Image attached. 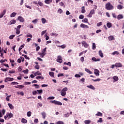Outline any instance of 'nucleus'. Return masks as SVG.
I'll list each match as a JSON object with an SVG mask.
<instances>
[{
	"label": "nucleus",
	"mask_w": 124,
	"mask_h": 124,
	"mask_svg": "<svg viewBox=\"0 0 124 124\" xmlns=\"http://www.w3.org/2000/svg\"><path fill=\"white\" fill-rule=\"evenodd\" d=\"M105 6L107 10H112L114 9V6H113V5L111 4V3L109 2L106 4Z\"/></svg>",
	"instance_id": "1"
},
{
	"label": "nucleus",
	"mask_w": 124,
	"mask_h": 124,
	"mask_svg": "<svg viewBox=\"0 0 124 124\" xmlns=\"http://www.w3.org/2000/svg\"><path fill=\"white\" fill-rule=\"evenodd\" d=\"M67 90H68V89L67 87H65V88H63L61 92V95H62V96H64V95H65L66 94V92H67Z\"/></svg>",
	"instance_id": "2"
},
{
	"label": "nucleus",
	"mask_w": 124,
	"mask_h": 124,
	"mask_svg": "<svg viewBox=\"0 0 124 124\" xmlns=\"http://www.w3.org/2000/svg\"><path fill=\"white\" fill-rule=\"evenodd\" d=\"M50 102H51V103H53V104H55V105H62V102L56 100L50 101Z\"/></svg>",
	"instance_id": "3"
},
{
	"label": "nucleus",
	"mask_w": 124,
	"mask_h": 124,
	"mask_svg": "<svg viewBox=\"0 0 124 124\" xmlns=\"http://www.w3.org/2000/svg\"><path fill=\"white\" fill-rule=\"evenodd\" d=\"M95 13L94 10L93 9L90 11V14L87 16L89 18H92L93 17L92 15H93Z\"/></svg>",
	"instance_id": "4"
},
{
	"label": "nucleus",
	"mask_w": 124,
	"mask_h": 124,
	"mask_svg": "<svg viewBox=\"0 0 124 124\" xmlns=\"http://www.w3.org/2000/svg\"><path fill=\"white\" fill-rule=\"evenodd\" d=\"M56 62H59V63H62V56H58L57 57Z\"/></svg>",
	"instance_id": "5"
},
{
	"label": "nucleus",
	"mask_w": 124,
	"mask_h": 124,
	"mask_svg": "<svg viewBox=\"0 0 124 124\" xmlns=\"http://www.w3.org/2000/svg\"><path fill=\"white\" fill-rule=\"evenodd\" d=\"M13 80H14L13 78H6L4 80V82L7 83V82H11L13 81Z\"/></svg>",
	"instance_id": "6"
},
{
	"label": "nucleus",
	"mask_w": 124,
	"mask_h": 124,
	"mask_svg": "<svg viewBox=\"0 0 124 124\" xmlns=\"http://www.w3.org/2000/svg\"><path fill=\"white\" fill-rule=\"evenodd\" d=\"M81 44L82 46L84 47V48H88L89 47V44H88L86 41H83L81 42Z\"/></svg>",
	"instance_id": "7"
},
{
	"label": "nucleus",
	"mask_w": 124,
	"mask_h": 124,
	"mask_svg": "<svg viewBox=\"0 0 124 124\" xmlns=\"http://www.w3.org/2000/svg\"><path fill=\"white\" fill-rule=\"evenodd\" d=\"M17 20L19 21L21 23H24L25 22V19H24V17L19 16L17 18Z\"/></svg>",
	"instance_id": "8"
},
{
	"label": "nucleus",
	"mask_w": 124,
	"mask_h": 124,
	"mask_svg": "<svg viewBox=\"0 0 124 124\" xmlns=\"http://www.w3.org/2000/svg\"><path fill=\"white\" fill-rule=\"evenodd\" d=\"M7 115L8 116V119H11V118H13V114L11 112H7Z\"/></svg>",
	"instance_id": "9"
},
{
	"label": "nucleus",
	"mask_w": 124,
	"mask_h": 124,
	"mask_svg": "<svg viewBox=\"0 0 124 124\" xmlns=\"http://www.w3.org/2000/svg\"><path fill=\"white\" fill-rule=\"evenodd\" d=\"M5 114V109H3L2 110V113L1 111L0 110V118H2L3 117V115Z\"/></svg>",
	"instance_id": "10"
},
{
	"label": "nucleus",
	"mask_w": 124,
	"mask_h": 124,
	"mask_svg": "<svg viewBox=\"0 0 124 124\" xmlns=\"http://www.w3.org/2000/svg\"><path fill=\"white\" fill-rule=\"evenodd\" d=\"M94 71V74L96 76H99V71L97 69H95Z\"/></svg>",
	"instance_id": "11"
},
{
	"label": "nucleus",
	"mask_w": 124,
	"mask_h": 124,
	"mask_svg": "<svg viewBox=\"0 0 124 124\" xmlns=\"http://www.w3.org/2000/svg\"><path fill=\"white\" fill-rule=\"evenodd\" d=\"M80 28H82L83 29H89V26L82 23L80 24Z\"/></svg>",
	"instance_id": "12"
},
{
	"label": "nucleus",
	"mask_w": 124,
	"mask_h": 124,
	"mask_svg": "<svg viewBox=\"0 0 124 124\" xmlns=\"http://www.w3.org/2000/svg\"><path fill=\"white\" fill-rule=\"evenodd\" d=\"M5 13H6V10H4L0 14V18H2L3 16L5 15Z\"/></svg>",
	"instance_id": "13"
},
{
	"label": "nucleus",
	"mask_w": 124,
	"mask_h": 124,
	"mask_svg": "<svg viewBox=\"0 0 124 124\" xmlns=\"http://www.w3.org/2000/svg\"><path fill=\"white\" fill-rule=\"evenodd\" d=\"M14 24H16V20L15 19H13V20H11L10 21V23H8V25H14Z\"/></svg>",
	"instance_id": "14"
},
{
	"label": "nucleus",
	"mask_w": 124,
	"mask_h": 124,
	"mask_svg": "<svg viewBox=\"0 0 124 124\" xmlns=\"http://www.w3.org/2000/svg\"><path fill=\"white\" fill-rule=\"evenodd\" d=\"M15 88H16V89H24L25 87V86L24 85H17V86H15Z\"/></svg>",
	"instance_id": "15"
},
{
	"label": "nucleus",
	"mask_w": 124,
	"mask_h": 124,
	"mask_svg": "<svg viewBox=\"0 0 124 124\" xmlns=\"http://www.w3.org/2000/svg\"><path fill=\"white\" fill-rule=\"evenodd\" d=\"M115 65V67H122L123 66V65L122 64V63L120 62L116 63Z\"/></svg>",
	"instance_id": "16"
},
{
	"label": "nucleus",
	"mask_w": 124,
	"mask_h": 124,
	"mask_svg": "<svg viewBox=\"0 0 124 124\" xmlns=\"http://www.w3.org/2000/svg\"><path fill=\"white\" fill-rule=\"evenodd\" d=\"M38 55H39V56H40L41 58H43V57H44V56H45V55H46V53H43V52H38Z\"/></svg>",
	"instance_id": "17"
},
{
	"label": "nucleus",
	"mask_w": 124,
	"mask_h": 124,
	"mask_svg": "<svg viewBox=\"0 0 124 124\" xmlns=\"http://www.w3.org/2000/svg\"><path fill=\"white\" fill-rule=\"evenodd\" d=\"M108 38L109 41H111L112 40H115V37H114V36L112 35L108 36Z\"/></svg>",
	"instance_id": "18"
},
{
	"label": "nucleus",
	"mask_w": 124,
	"mask_h": 124,
	"mask_svg": "<svg viewBox=\"0 0 124 124\" xmlns=\"http://www.w3.org/2000/svg\"><path fill=\"white\" fill-rule=\"evenodd\" d=\"M87 87L89 88V89H91L92 90H95V88L92 85H87Z\"/></svg>",
	"instance_id": "19"
},
{
	"label": "nucleus",
	"mask_w": 124,
	"mask_h": 124,
	"mask_svg": "<svg viewBox=\"0 0 124 124\" xmlns=\"http://www.w3.org/2000/svg\"><path fill=\"white\" fill-rule=\"evenodd\" d=\"M52 1H53V0H45V2L46 4H50V3L52 2Z\"/></svg>",
	"instance_id": "20"
},
{
	"label": "nucleus",
	"mask_w": 124,
	"mask_h": 124,
	"mask_svg": "<svg viewBox=\"0 0 124 124\" xmlns=\"http://www.w3.org/2000/svg\"><path fill=\"white\" fill-rule=\"evenodd\" d=\"M85 71L86 72H87V73H89V74H93V72H92L89 69L85 68Z\"/></svg>",
	"instance_id": "21"
},
{
	"label": "nucleus",
	"mask_w": 124,
	"mask_h": 124,
	"mask_svg": "<svg viewBox=\"0 0 124 124\" xmlns=\"http://www.w3.org/2000/svg\"><path fill=\"white\" fill-rule=\"evenodd\" d=\"M21 123H22L23 124H27V123H28V120H27L25 118H22L21 119Z\"/></svg>",
	"instance_id": "22"
},
{
	"label": "nucleus",
	"mask_w": 124,
	"mask_h": 124,
	"mask_svg": "<svg viewBox=\"0 0 124 124\" xmlns=\"http://www.w3.org/2000/svg\"><path fill=\"white\" fill-rule=\"evenodd\" d=\"M92 59L93 62H99L100 61V59H96L95 57H93Z\"/></svg>",
	"instance_id": "23"
},
{
	"label": "nucleus",
	"mask_w": 124,
	"mask_h": 124,
	"mask_svg": "<svg viewBox=\"0 0 124 124\" xmlns=\"http://www.w3.org/2000/svg\"><path fill=\"white\" fill-rule=\"evenodd\" d=\"M103 114L100 112H98L97 113L95 114V116H98V117H102Z\"/></svg>",
	"instance_id": "24"
},
{
	"label": "nucleus",
	"mask_w": 124,
	"mask_h": 124,
	"mask_svg": "<svg viewBox=\"0 0 124 124\" xmlns=\"http://www.w3.org/2000/svg\"><path fill=\"white\" fill-rule=\"evenodd\" d=\"M124 8V6H123L122 5H117V9H119V10H121Z\"/></svg>",
	"instance_id": "25"
},
{
	"label": "nucleus",
	"mask_w": 124,
	"mask_h": 124,
	"mask_svg": "<svg viewBox=\"0 0 124 124\" xmlns=\"http://www.w3.org/2000/svg\"><path fill=\"white\" fill-rule=\"evenodd\" d=\"M17 15V13H15V12H13L12 13L11 15H10V17L11 18L13 17H15V16Z\"/></svg>",
	"instance_id": "26"
},
{
	"label": "nucleus",
	"mask_w": 124,
	"mask_h": 124,
	"mask_svg": "<svg viewBox=\"0 0 124 124\" xmlns=\"http://www.w3.org/2000/svg\"><path fill=\"white\" fill-rule=\"evenodd\" d=\"M99 56L101 57V58H103L104 55H103V53H102V51L99 50Z\"/></svg>",
	"instance_id": "27"
},
{
	"label": "nucleus",
	"mask_w": 124,
	"mask_h": 124,
	"mask_svg": "<svg viewBox=\"0 0 124 124\" xmlns=\"http://www.w3.org/2000/svg\"><path fill=\"white\" fill-rule=\"evenodd\" d=\"M124 18V16H122V15H119L117 16L118 20H121V19H123Z\"/></svg>",
	"instance_id": "28"
},
{
	"label": "nucleus",
	"mask_w": 124,
	"mask_h": 124,
	"mask_svg": "<svg viewBox=\"0 0 124 124\" xmlns=\"http://www.w3.org/2000/svg\"><path fill=\"white\" fill-rule=\"evenodd\" d=\"M81 13H86V10H85V6L81 7Z\"/></svg>",
	"instance_id": "29"
},
{
	"label": "nucleus",
	"mask_w": 124,
	"mask_h": 124,
	"mask_svg": "<svg viewBox=\"0 0 124 124\" xmlns=\"http://www.w3.org/2000/svg\"><path fill=\"white\" fill-rule=\"evenodd\" d=\"M113 80H114V81H115V82H117V81H119V78L117 76H114L113 77Z\"/></svg>",
	"instance_id": "30"
},
{
	"label": "nucleus",
	"mask_w": 124,
	"mask_h": 124,
	"mask_svg": "<svg viewBox=\"0 0 124 124\" xmlns=\"http://www.w3.org/2000/svg\"><path fill=\"white\" fill-rule=\"evenodd\" d=\"M63 64L64 65H69V66H71V62H64L63 63Z\"/></svg>",
	"instance_id": "31"
},
{
	"label": "nucleus",
	"mask_w": 124,
	"mask_h": 124,
	"mask_svg": "<svg viewBox=\"0 0 124 124\" xmlns=\"http://www.w3.org/2000/svg\"><path fill=\"white\" fill-rule=\"evenodd\" d=\"M8 105L10 107V109H11L12 110V109H14V106H13L12 104L8 103Z\"/></svg>",
	"instance_id": "32"
},
{
	"label": "nucleus",
	"mask_w": 124,
	"mask_h": 124,
	"mask_svg": "<svg viewBox=\"0 0 124 124\" xmlns=\"http://www.w3.org/2000/svg\"><path fill=\"white\" fill-rule=\"evenodd\" d=\"M37 92L38 93V94H41L43 93V90L42 89L37 90Z\"/></svg>",
	"instance_id": "33"
},
{
	"label": "nucleus",
	"mask_w": 124,
	"mask_h": 124,
	"mask_svg": "<svg viewBox=\"0 0 124 124\" xmlns=\"http://www.w3.org/2000/svg\"><path fill=\"white\" fill-rule=\"evenodd\" d=\"M107 26L108 27V29H110V28H111V27H112V23L108 22L107 24Z\"/></svg>",
	"instance_id": "34"
},
{
	"label": "nucleus",
	"mask_w": 124,
	"mask_h": 124,
	"mask_svg": "<svg viewBox=\"0 0 124 124\" xmlns=\"http://www.w3.org/2000/svg\"><path fill=\"white\" fill-rule=\"evenodd\" d=\"M24 47H25V44L22 45L18 49L19 52H21V50L22 48H24Z\"/></svg>",
	"instance_id": "35"
},
{
	"label": "nucleus",
	"mask_w": 124,
	"mask_h": 124,
	"mask_svg": "<svg viewBox=\"0 0 124 124\" xmlns=\"http://www.w3.org/2000/svg\"><path fill=\"white\" fill-rule=\"evenodd\" d=\"M36 79H41V80H43L44 79V77L42 76H37L36 77Z\"/></svg>",
	"instance_id": "36"
},
{
	"label": "nucleus",
	"mask_w": 124,
	"mask_h": 124,
	"mask_svg": "<svg viewBox=\"0 0 124 124\" xmlns=\"http://www.w3.org/2000/svg\"><path fill=\"white\" fill-rule=\"evenodd\" d=\"M42 115L43 119H45V118H46V113H45V112H42Z\"/></svg>",
	"instance_id": "37"
},
{
	"label": "nucleus",
	"mask_w": 124,
	"mask_h": 124,
	"mask_svg": "<svg viewBox=\"0 0 124 124\" xmlns=\"http://www.w3.org/2000/svg\"><path fill=\"white\" fill-rule=\"evenodd\" d=\"M34 75L35 76H37V75H41V73L39 72V71H37L36 73H34Z\"/></svg>",
	"instance_id": "38"
},
{
	"label": "nucleus",
	"mask_w": 124,
	"mask_h": 124,
	"mask_svg": "<svg viewBox=\"0 0 124 124\" xmlns=\"http://www.w3.org/2000/svg\"><path fill=\"white\" fill-rule=\"evenodd\" d=\"M82 21L83 23H88V22H89V20L87 18H84Z\"/></svg>",
	"instance_id": "39"
},
{
	"label": "nucleus",
	"mask_w": 124,
	"mask_h": 124,
	"mask_svg": "<svg viewBox=\"0 0 124 124\" xmlns=\"http://www.w3.org/2000/svg\"><path fill=\"white\" fill-rule=\"evenodd\" d=\"M92 81H93V82H98L99 81H101V79L100 78H97L96 79H92Z\"/></svg>",
	"instance_id": "40"
},
{
	"label": "nucleus",
	"mask_w": 124,
	"mask_h": 124,
	"mask_svg": "<svg viewBox=\"0 0 124 124\" xmlns=\"http://www.w3.org/2000/svg\"><path fill=\"white\" fill-rule=\"evenodd\" d=\"M49 74L51 77H54V73L53 72H49Z\"/></svg>",
	"instance_id": "41"
},
{
	"label": "nucleus",
	"mask_w": 124,
	"mask_h": 124,
	"mask_svg": "<svg viewBox=\"0 0 124 124\" xmlns=\"http://www.w3.org/2000/svg\"><path fill=\"white\" fill-rule=\"evenodd\" d=\"M96 46H95V43H93V47L92 49L93 50H95Z\"/></svg>",
	"instance_id": "42"
},
{
	"label": "nucleus",
	"mask_w": 124,
	"mask_h": 124,
	"mask_svg": "<svg viewBox=\"0 0 124 124\" xmlns=\"http://www.w3.org/2000/svg\"><path fill=\"white\" fill-rule=\"evenodd\" d=\"M42 20V24H45V23H46V19L44 18H42L41 19Z\"/></svg>",
	"instance_id": "43"
},
{
	"label": "nucleus",
	"mask_w": 124,
	"mask_h": 124,
	"mask_svg": "<svg viewBox=\"0 0 124 124\" xmlns=\"http://www.w3.org/2000/svg\"><path fill=\"white\" fill-rule=\"evenodd\" d=\"M119 54H120V53H119L118 51H114L112 53V55H113V56L114 55H119Z\"/></svg>",
	"instance_id": "44"
},
{
	"label": "nucleus",
	"mask_w": 124,
	"mask_h": 124,
	"mask_svg": "<svg viewBox=\"0 0 124 124\" xmlns=\"http://www.w3.org/2000/svg\"><path fill=\"white\" fill-rule=\"evenodd\" d=\"M22 56L23 57H24V58L26 59V60H30V57H28V56H27L25 54H22Z\"/></svg>",
	"instance_id": "45"
},
{
	"label": "nucleus",
	"mask_w": 124,
	"mask_h": 124,
	"mask_svg": "<svg viewBox=\"0 0 124 124\" xmlns=\"http://www.w3.org/2000/svg\"><path fill=\"white\" fill-rule=\"evenodd\" d=\"M11 85H19V83L17 82H12L11 83Z\"/></svg>",
	"instance_id": "46"
},
{
	"label": "nucleus",
	"mask_w": 124,
	"mask_h": 124,
	"mask_svg": "<svg viewBox=\"0 0 124 124\" xmlns=\"http://www.w3.org/2000/svg\"><path fill=\"white\" fill-rule=\"evenodd\" d=\"M84 123L85 124H91V121L90 120H85L84 121Z\"/></svg>",
	"instance_id": "47"
},
{
	"label": "nucleus",
	"mask_w": 124,
	"mask_h": 124,
	"mask_svg": "<svg viewBox=\"0 0 124 124\" xmlns=\"http://www.w3.org/2000/svg\"><path fill=\"white\" fill-rule=\"evenodd\" d=\"M11 95H9V96H7V97H6V100L7 101H9V100H10V97H11Z\"/></svg>",
	"instance_id": "48"
},
{
	"label": "nucleus",
	"mask_w": 124,
	"mask_h": 124,
	"mask_svg": "<svg viewBox=\"0 0 124 124\" xmlns=\"http://www.w3.org/2000/svg\"><path fill=\"white\" fill-rule=\"evenodd\" d=\"M14 37H15V35H11L9 36V39H13L14 38Z\"/></svg>",
	"instance_id": "49"
},
{
	"label": "nucleus",
	"mask_w": 124,
	"mask_h": 124,
	"mask_svg": "<svg viewBox=\"0 0 124 124\" xmlns=\"http://www.w3.org/2000/svg\"><path fill=\"white\" fill-rule=\"evenodd\" d=\"M27 115L28 117H31V112L28 111L27 113Z\"/></svg>",
	"instance_id": "50"
},
{
	"label": "nucleus",
	"mask_w": 124,
	"mask_h": 124,
	"mask_svg": "<svg viewBox=\"0 0 124 124\" xmlns=\"http://www.w3.org/2000/svg\"><path fill=\"white\" fill-rule=\"evenodd\" d=\"M21 28H22V25H18V26L16 28H15V29L18 30L20 31V29H21Z\"/></svg>",
	"instance_id": "51"
},
{
	"label": "nucleus",
	"mask_w": 124,
	"mask_h": 124,
	"mask_svg": "<svg viewBox=\"0 0 124 124\" xmlns=\"http://www.w3.org/2000/svg\"><path fill=\"white\" fill-rule=\"evenodd\" d=\"M27 37H31V38H32V35L31 34L29 33L26 35Z\"/></svg>",
	"instance_id": "52"
},
{
	"label": "nucleus",
	"mask_w": 124,
	"mask_h": 124,
	"mask_svg": "<svg viewBox=\"0 0 124 124\" xmlns=\"http://www.w3.org/2000/svg\"><path fill=\"white\" fill-rule=\"evenodd\" d=\"M37 22H38V20H37V19H36L32 20V23H33V24H36V23H37Z\"/></svg>",
	"instance_id": "53"
},
{
	"label": "nucleus",
	"mask_w": 124,
	"mask_h": 124,
	"mask_svg": "<svg viewBox=\"0 0 124 124\" xmlns=\"http://www.w3.org/2000/svg\"><path fill=\"white\" fill-rule=\"evenodd\" d=\"M79 19H80V20H82V19H84V16L83 15H80L79 16Z\"/></svg>",
	"instance_id": "54"
},
{
	"label": "nucleus",
	"mask_w": 124,
	"mask_h": 124,
	"mask_svg": "<svg viewBox=\"0 0 124 124\" xmlns=\"http://www.w3.org/2000/svg\"><path fill=\"white\" fill-rule=\"evenodd\" d=\"M32 94H33V95H35L37 94V91H32Z\"/></svg>",
	"instance_id": "55"
},
{
	"label": "nucleus",
	"mask_w": 124,
	"mask_h": 124,
	"mask_svg": "<svg viewBox=\"0 0 124 124\" xmlns=\"http://www.w3.org/2000/svg\"><path fill=\"white\" fill-rule=\"evenodd\" d=\"M16 71L14 70H10L9 71V73H10L11 74H13L14 73H15Z\"/></svg>",
	"instance_id": "56"
},
{
	"label": "nucleus",
	"mask_w": 124,
	"mask_h": 124,
	"mask_svg": "<svg viewBox=\"0 0 124 124\" xmlns=\"http://www.w3.org/2000/svg\"><path fill=\"white\" fill-rule=\"evenodd\" d=\"M101 25H102V22H100L97 24V27H100Z\"/></svg>",
	"instance_id": "57"
},
{
	"label": "nucleus",
	"mask_w": 124,
	"mask_h": 124,
	"mask_svg": "<svg viewBox=\"0 0 124 124\" xmlns=\"http://www.w3.org/2000/svg\"><path fill=\"white\" fill-rule=\"evenodd\" d=\"M38 3L40 6H43V3L42 2L38 1Z\"/></svg>",
	"instance_id": "58"
},
{
	"label": "nucleus",
	"mask_w": 124,
	"mask_h": 124,
	"mask_svg": "<svg viewBox=\"0 0 124 124\" xmlns=\"http://www.w3.org/2000/svg\"><path fill=\"white\" fill-rule=\"evenodd\" d=\"M58 13H60V14H62V10L61 9H59L58 10Z\"/></svg>",
	"instance_id": "59"
},
{
	"label": "nucleus",
	"mask_w": 124,
	"mask_h": 124,
	"mask_svg": "<svg viewBox=\"0 0 124 124\" xmlns=\"http://www.w3.org/2000/svg\"><path fill=\"white\" fill-rule=\"evenodd\" d=\"M16 34H20V30L18 29H16Z\"/></svg>",
	"instance_id": "60"
},
{
	"label": "nucleus",
	"mask_w": 124,
	"mask_h": 124,
	"mask_svg": "<svg viewBox=\"0 0 124 124\" xmlns=\"http://www.w3.org/2000/svg\"><path fill=\"white\" fill-rule=\"evenodd\" d=\"M60 5H61V6H63V7H65V5H64V4L63 3V2H60Z\"/></svg>",
	"instance_id": "61"
},
{
	"label": "nucleus",
	"mask_w": 124,
	"mask_h": 124,
	"mask_svg": "<svg viewBox=\"0 0 124 124\" xmlns=\"http://www.w3.org/2000/svg\"><path fill=\"white\" fill-rule=\"evenodd\" d=\"M56 124H64L62 121H58L57 122Z\"/></svg>",
	"instance_id": "62"
},
{
	"label": "nucleus",
	"mask_w": 124,
	"mask_h": 124,
	"mask_svg": "<svg viewBox=\"0 0 124 124\" xmlns=\"http://www.w3.org/2000/svg\"><path fill=\"white\" fill-rule=\"evenodd\" d=\"M103 121L101 118H99V119L97 121V123H102Z\"/></svg>",
	"instance_id": "63"
},
{
	"label": "nucleus",
	"mask_w": 124,
	"mask_h": 124,
	"mask_svg": "<svg viewBox=\"0 0 124 124\" xmlns=\"http://www.w3.org/2000/svg\"><path fill=\"white\" fill-rule=\"evenodd\" d=\"M47 99H55L54 96H49L48 98H47Z\"/></svg>",
	"instance_id": "64"
}]
</instances>
